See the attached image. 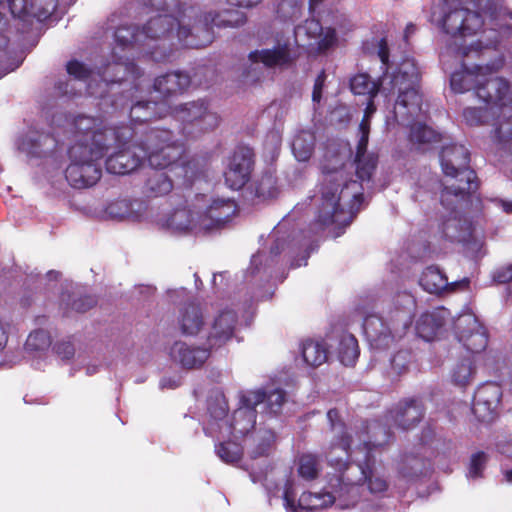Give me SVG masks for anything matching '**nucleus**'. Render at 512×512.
Masks as SVG:
<instances>
[{
  "label": "nucleus",
  "instance_id": "nucleus-32",
  "mask_svg": "<svg viewBox=\"0 0 512 512\" xmlns=\"http://www.w3.org/2000/svg\"><path fill=\"white\" fill-rule=\"evenodd\" d=\"M194 221L195 217L193 211L184 206L173 210V212L165 218L160 219L158 224L164 229L183 233L193 227Z\"/></svg>",
  "mask_w": 512,
  "mask_h": 512
},
{
  "label": "nucleus",
  "instance_id": "nucleus-61",
  "mask_svg": "<svg viewBox=\"0 0 512 512\" xmlns=\"http://www.w3.org/2000/svg\"><path fill=\"white\" fill-rule=\"evenodd\" d=\"M325 80H326V73L324 70H322L317 75L315 82H314L313 91H312V100L314 102H320V100L322 98V91H323Z\"/></svg>",
  "mask_w": 512,
  "mask_h": 512
},
{
  "label": "nucleus",
  "instance_id": "nucleus-39",
  "mask_svg": "<svg viewBox=\"0 0 512 512\" xmlns=\"http://www.w3.org/2000/svg\"><path fill=\"white\" fill-rule=\"evenodd\" d=\"M173 189L172 180L163 172H153L145 182V193L149 197L166 195Z\"/></svg>",
  "mask_w": 512,
  "mask_h": 512
},
{
  "label": "nucleus",
  "instance_id": "nucleus-26",
  "mask_svg": "<svg viewBox=\"0 0 512 512\" xmlns=\"http://www.w3.org/2000/svg\"><path fill=\"white\" fill-rule=\"evenodd\" d=\"M327 419L331 430H338L337 435L329 445L327 458L333 457L332 453L336 448L341 449L347 458L351 455V446L353 443L352 435L348 432L346 424L342 421L338 409L332 408L327 412Z\"/></svg>",
  "mask_w": 512,
  "mask_h": 512
},
{
  "label": "nucleus",
  "instance_id": "nucleus-15",
  "mask_svg": "<svg viewBox=\"0 0 512 512\" xmlns=\"http://www.w3.org/2000/svg\"><path fill=\"white\" fill-rule=\"evenodd\" d=\"M264 400L265 393L261 390L242 395L240 407L234 411L230 424L234 434L245 436L254 429L257 417L256 406Z\"/></svg>",
  "mask_w": 512,
  "mask_h": 512
},
{
  "label": "nucleus",
  "instance_id": "nucleus-54",
  "mask_svg": "<svg viewBox=\"0 0 512 512\" xmlns=\"http://www.w3.org/2000/svg\"><path fill=\"white\" fill-rule=\"evenodd\" d=\"M412 362V353L409 350H399L391 359V368L397 374L406 372Z\"/></svg>",
  "mask_w": 512,
  "mask_h": 512
},
{
  "label": "nucleus",
  "instance_id": "nucleus-53",
  "mask_svg": "<svg viewBox=\"0 0 512 512\" xmlns=\"http://www.w3.org/2000/svg\"><path fill=\"white\" fill-rule=\"evenodd\" d=\"M66 71L70 76L79 81H86L92 75V69L76 59L67 62Z\"/></svg>",
  "mask_w": 512,
  "mask_h": 512
},
{
  "label": "nucleus",
  "instance_id": "nucleus-55",
  "mask_svg": "<svg viewBox=\"0 0 512 512\" xmlns=\"http://www.w3.org/2000/svg\"><path fill=\"white\" fill-rule=\"evenodd\" d=\"M264 393H265L264 402L267 403L270 413L277 414L281 410V407L285 402V399H286L285 391L282 389H274L273 391L269 392L268 394L266 392H264Z\"/></svg>",
  "mask_w": 512,
  "mask_h": 512
},
{
  "label": "nucleus",
  "instance_id": "nucleus-62",
  "mask_svg": "<svg viewBox=\"0 0 512 512\" xmlns=\"http://www.w3.org/2000/svg\"><path fill=\"white\" fill-rule=\"evenodd\" d=\"M378 56L384 67V73H387L389 68L390 51L385 39H381L379 42Z\"/></svg>",
  "mask_w": 512,
  "mask_h": 512
},
{
  "label": "nucleus",
  "instance_id": "nucleus-48",
  "mask_svg": "<svg viewBox=\"0 0 512 512\" xmlns=\"http://www.w3.org/2000/svg\"><path fill=\"white\" fill-rule=\"evenodd\" d=\"M148 5L157 11L165 12L164 14H174L183 13V9L194 8L193 6H188L182 0H148Z\"/></svg>",
  "mask_w": 512,
  "mask_h": 512
},
{
  "label": "nucleus",
  "instance_id": "nucleus-64",
  "mask_svg": "<svg viewBox=\"0 0 512 512\" xmlns=\"http://www.w3.org/2000/svg\"><path fill=\"white\" fill-rule=\"evenodd\" d=\"M24 7L18 8L14 0H0V9L10 12L14 17L19 15Z\"/></svg>",
  "mask_w": 512,
  "mask_h": 512
},
{
  "label": "nucleus",
  "instance_id": "nucleus-6",
  "mask_svg": "<svg viewBox=\"0 0 512 512\" xmlns=\"http://www.w3.org/2000/svg\"><path fill=\"white\" fill-rule=\"evenodd\" d=\"M365 428L371 433V440L363 442L358 449L364 453L363 459L354 461L359 471L358 483L366 485L371 494H384L389 487L387 480L375 472L376 458L374 451L382 449L389 443L393 434L390 428L378 421L366 423Z\"/></svg>",
  "mask_w": 512,
  "mask_h": 512
},
{
  "label": "nucleus",
  "instance_id": "nucleus-5",
  "mask_svg": "<svg viewBox=\"0 0 512 512\" xmlns=\"http://www.w3.org/2000/svg\"><path fill=\"white\" fill-rule=\"evenodd\" d=\"M195 16L196 8L183 9V13H177V15L159 14L147 21L140 35L144 36L146 43L159 47V52L169 53L167 61L171 57L172 49H166V41L176 38L181 46L191 48L188 41L196 39V32L193 29Z\"/></svg>",
  "mask_w": 512,
  "mask_h": 512
},
{
  "label": "nucleus",
  "instance_id": "nucleus-45",
  "mask_svg": "<svg viewBox=\"0 0 512 512\" xmlns=\"http://www.w3.org/2000/svg\"><path fill=\"white\" fill-rule=\"evenodd\" d=\"M422 466V461L417 456L404 455L398 465V473L403 479L412 481L420 475Z\"/></svg>",
  "mask_w": 512,
  "mask_h": 512
},
{
  "label": "nucleus",
  "instance_id": "nucleus-52",
  "mask_svg": "<svg viewBox=\"0 0 512 512\" xmlns=\"http://www.w3.org/2000/svg\"><path fill=\"white\" fill-rule=\"evenodd\" d=\"M395 305L398 314L403 317L404 325H406L410 321L412 310L415 307L414 297L408 292L398 293L395 298Z\"/></svg>",
  "mask_w": 512,
  "mask_h": 512
},
{
  "label": "nucleus",
  "instance_id": "nucleus-2",
  "mask_svg": "<svg viewBox=\"0 0 512 512\" xmlns=\"http://www.w3.org/2000/svg\"><path fill=\"white\" fill-rule=\"evenodd\" d=\"M440 163L446 177L440 202L449 213L440 228L443 237L453 241L459 237L465 222L461 211L471 202L472 194L479 188V181L470 167V152L462 144L452 143L442 147Z\"/></svg>",
  "mask_w": 512,
  "mask_h": 512
},
{
  "label": "nucleus",
  "instance_id": "nucleus-57",
  "mask_svg": "<svg viewBox=\"0 0 512 512\" xmlns=\"http://www.w3.org/2000/svg\"><path fill=\"white\" fill-rule=\"evenodd\" d=\"M97 304V300L94 296L83 295L72 300L71 310L77 313H85Z\"/></svg>",
  "mask_w": 512,
  "mask_h": 512
},
{
  "label": "nucleus",
  "instance_id": "nucleus-42",
  "mask_svg": "<svg viewBox=\"0 0 512 512\" xmlns=\"http://www.w3.org/2000/svg\"><path fill=\"white\" fill-rule=\"evenodd\" d=\"M292 151L297 160H309L314 151L313 137L305 132L297 134L292 141Z\"/></svg>",
  "mask_w": 512,
  "mask_h": 512
},
{
  "label": "nucleus",
  "instance_id": "nucleus-16",
  "mask_svg": "<svg viewBox=\"0 0 512 512\" xmlns=\"http://www.w3.org/2000/svg\"><path fill=\"white\" fill-rule=\"evenodd\" d=\"M296 493L292 484L287 483L284 488V506L288 512L314 511L326 508L333 504L330 492H304L296 502Z\"/></svg>",
  "mask_w": 512,
  "mask_h": 512
},
{
  "label": "nucleus",
  "instance_id": "nucleus-22",
  "mask_svg": "<svg viewBox=\"0 0 512 512\" xmlns=\"http://www.w3.org/2000/svg\"><path fill=\"white\" fill-rule=\"evenodd\" d=\"M389 417L398 428L409 430L423 419L424 405L418 398L404 400L389 412Z\"/></svg>",
  "mask_w": 512,
  "mask_h": 512
},
{
  "label": "nucleus",
  "instance_id": "nucleus-23",
  "mask_svg": "<svg viewBox=\"0 0 512 512\" xmlns=\"http://www.w3.org/2000/svg\"><path fill=\"white\" fill-rule=\"evenodd\" d=\"M248 58L252 63H262L267 68L289 66L295 61L288 41L278 42L270 49L251 51Z\"/></svg>",
  "mask_w": 512,
  "mask_h": 512
},
{
  "label": "nucleus",
  "instance_id": "nucleus-40",
  "mask_svg": "<svg viewBox=\"0 0 512 512\" xmlns=\"http://www.w3.org/2000/svg\"><path fill=\"white\" fill-rule=\"evenodd\" d=\"M276 435L271 429L260 430L256 436V444L250 452L252 459L268 457L274 449Z\"/></svg>",
  "mask_w": 512,
  "mask_h": 512
},
{
  "label": "nucleus",
  "instance_id": "nucleus-63",
  "mask_svg": "<svg viewBox=\"0 0 512 512\" xmlns=\"http://www.w3.org/2000/svg\"><path fill=\"white\" fill-rule=\"evenodd\" d=\"M336 41V35L335 32L329 31L327 32L318 42V50L320 52H324L331 48Z\"/></svg>",
  "mask_w": 512,
  "mask_h": 512
},
{
  "label": "nucleus",
  "instance_id": "nucleus-10",
  "mask_svg": "<svg viewBox=\"0 0 512 512\" xmlns=\"http://www.w3.org/2000/svg\"><path fill=\"white\" fill-rule=\"evenodd\" d=\"M247 17L243 12L237 10H224L219 13H205L194 17L193 29L196 32V39H190L188 45L191 49H200L208 46L214 39V28L239 27L245 24Z\"/></svg>",
  "mask_w": 512,
  "mask_h": 512
},
{
  "label": "nucleus",
  "instance_id": "nucleus-3",
  "mask_svg": "<svg viewBox=\"0 0 512 512\" xmlns=\"http://www.w3.org/2000/svg\"><path fill=\"white\" fill-rule=\"evenodd\" d=\"M128 127L118 130L96 131L92 135V145L75 143L68 150L70 163L65 170V178L76 189L95 185L102 176L100 160L109 151L115 140L123 143L132 134Z\"/></svg>",
  "mask_w": 512,
  "mask_h": 512
},
{
  "label": "nucleus",
  "instance_id": "nucleus-31",
  "mask_svg": "<svg viewBox=\"0 0 512 512\" xmlns=\"http://www.w3.org/2000/svg\"><path fill=\"white\" fill-rule=\"evenodd\" d=\"M420 286L430 294L440 295L444 291L452 290L447 276L436 265L428 266L419 279Z\"/></svg>",
  "mask_w": 512,
  "mask_h": 512
},
{
  "label": "nucleus",
  "instance_id": "nucleus-25",
  "mask_svg": "<svg viewBox=\"0 0 512 512\" xmlns=\"http://www.w3.org/2000/svg\"><path fill=\"white\" fill-rule=\"evenodd\" d=\"M363 331L372 347L387 348L393 342L391 328L383 319L375 314L368 315L363 320Z\"/></svg>",
  "mask_w": 512,
  "mask_h": 512
},
{
  "label": "nucleus",
  "instance_id": "nucleus-7",
  "mask_svg": "<svg viewBox=\"0 0 512 512\" xmlns=\"http://www.w3.org/2000/svg\"><path fill=\"white\" fill-rule=\"evenodd\" d=\"M420 72L411 59L403 60L393 72L389 82V93H398L394 110L395 114L413 116L421 111L422 94L420 93Z\"/></svg>",
  "mask_w": 512,
  "mask_h": 512
},
{
  "label": "nucleus",
  "instance_id": "nucleus-58",
  "mask_svg": "<svg viewBox=\"0 0 512 512\" xmlns=\"http://www.w3.org/2000/svg\"><path fill=\"white\" fill-rule=\"evenodd\" d=\"M50 138L51 137L49 134H41L37 138L26 137L23 140L22 145L29 151L30 154L39 157L42 154V150L39 149L40 142L42 140H48Z\"/></svg>",
  "mask_w": 512,
  "mask_h": 512
},
{
  "label": "nucleus",
  "instance_id": "nucleus-24",
  "mask_svg": "<svg viewBox=\"0 0 512 512\" xmlns=\"http://www.w3.org/2000/svg\"><path fill=\"white\" fill-rule=\"evenodd\" d=\"M469 330L461 329V320L456 324L457 337L465 349L473 354L484 351L488 345L487 331L475 318L468 316L464 319Z\"/></svg>",
  "mask_w": 512,
  "mask_h": 512
},
{
  "label": "nucleus",
  "instance_id": "nucleus-1",
  "mask_svg": "<svg viewBox=\"0 0 512 512\" xmlns=\"http://www.w3.org/2000/svg\"><path fill=\"white\" fill-rule=\"evenodd\" d=\"M122 127H128L132 135L122 142L115 140L110 146L117 149L109 155L105 161V167L108 173L116 175L129 174L138 169L145 160L149 165L157 170L166 168H176L180 166L184 171V177L193 178L195 172H189L196 166V160L191 159L186 162L179 161L185 152L184 143L175 138L173 132L153 127L142 133L140 139H135L137 135L136 128L128 124L114 126L113 131Z\"/></svg>",
  "mask_w": 512,
  "mask_h": 512
},
{
  "label": "nucleus",
  "instance_id": "nucleus-13",
  "mask_svg": "<svg viewBox=\"0 0 512 512\" xmlns=\"http://www.w3.org/2000/svg\"><path fill=\"white\" fill-rule=\"evenodd\" d=\"M255 153L248 146H237L224 172L225 184L232 190H239L250 180L254 169Z\"/></svg>",
  "mask_w": 512,
  "mask_h": 512
},
{
  "label": "nucleus",
  "instance_id": "nucleus-27",
  "mask_svg": "<svg viewBox=\"0 0 512 512\" xmlns=\"http://www.w3.org/2000/svg\"><path fill=\"white\" fill-rule=\"evenodd\" d=\"M147 210V203L140 199H116L106 208L108 215L115 219L139 221Z\"/></svg>",
  "mask_w": 512,
  "mask_h": 512
},
{
  "label": "nucleus",
  "instance_id": "nucleus-36",
  "mask_svg": "<svg viewBox=\"0 0 512 512\" xmlns=\"http://www.w3.org/2000/svg\"><path fill=\"white\" fill-rule=\"evenodd\" d=\"M381 86L380 79L372 81L368 73H358L350 79V89L355 95L376 97Z\"/></svg>",
  "mask_w": 512,
  "mask_h": 512
},
{
  "label": "nucleus",
  "instance_id": "nucleus-44",
  "mask_svg": "<svg viewBox=\"0 0 512 512\" xmlns=\"http://www.w3.org/2000/svg\"><path fill=\"white\" fill-rule=\"evenodd\" d=\"M410 140L417 144H429L441 140L440 133L423 123H416L411 126Z\"/></svg>",
  "mask_w": 512,
  "mask_h": 512
},
{
  "label": "nucleus",
  "instance_id": "nucleus-19",
  "mask_svg": "<svg viewBox=\"0 0 512 512\" xmlns=\"http://www.w3.org/2000/svg\"><path fill=\"white\" fill-rule=\"evenodd\" d=\"M211 350L210 346L203 348L176 341L170 347L169 355L182 368L191 370L201 368L210 357Z\"/></svg>",
  "mask_w": 512,
  "mask_h": 512
},
{
  "label": "nucleus",
  "instance_id": "nucleus-33",
  "mask_svg": "<svg viewBox=\"0 0 512 512\" xmlns=\"http://www.w3.org/2000/svg\"><path fill=\"white\" fill-rule=\"evenodd\" d=\"M251 193L260 200L276 198L279 194L278 180L275 171L268 169L257 177L250 185Z\"/></svg>",
  "mask_w": 512,
  "mask_h": 512
},
{
  "label": "nucleus",
  "instance_id": "nucleus-21",
  "mask_svg": "<svg viewBox=\"0 0 512 512\" xmlns=\"http://www.w3.org/2000/svg\"><path fill=\"white\" fill-rule=\"evenodd\" d=\"M237 321V313L232 309H226L219 313L207 338L210 349L219 348L232 339Z\"/></svg>",
  "mask_w": 512,
  "mask_h": 512
},
{
  "label": "nucleus",
  "instance_id": "nucleus-59",
  "mask_svg": "<svg viewBox=\"0 0 512 512\" xmlns=\"http://www.w3.org/2000/svg\"><path fill=\"white\" fill-rule=\"evenodd\" d=\"M54 352L62 359L69 360L75 354L74 344L70 340H62L53 346Z\"/></svg>",
  "mask_w": 512,
  "mask_h": 512
},
{
  "label": "nucleus",
  "instance_id": "nucleus-49",
  "mask_svg": "<svg viewBox=\"0 0 512 512\" xmlns=\"http://www.w3.org/2000/svg\"><path fill=\"white\" fill-rule=\"evenodd\" d=\"M51 345L49 333L43 329H37L28 335L25 347L29 351H42Z\"/></svg>",
  "mask_w": 512,
  "mask_h": 512
},
{
  "label": "nucleus",
  "instance_id": "nucleus-35",
  "mask_svg": "<svg viewBox=\"0 0 512 512\" xmlns=\"http://www.w3.org/2000/svg\"><path fill=\"white\" fill-rule=\"evenodd\" d=\"M498 120L494 123V139L500 145L512 141V102L503 110H497Z\"/></svg>",
  "mask_w": 512,
  "mask_h": 512
},
{
  "label": "nucleus",
  "instance_id": "nucleus-9",
  "mask_svg": "<svg viewBox=\"0 0 512 512\" xmlns=\"http://www.w3.org/2000/svg\"><path fill=\"white\" fill-rule=\"evenodd\" d=\"M462 0H443L442 16L439 25L442 30L452 37L472 36L484 25L480 13L460 7Z\"/></svg>",
  "mask_w": 512,
  "mask_h": 512
},
{
  "label": "nucleus",
  "instance_id": "nucleus-4",
  "mask_svg": "<svg viewBox=\"0 0 512 512\" xmlns=\"http://www.w3.org/2000/svg\"><path fill=\"white\" fill-rule=\"evenodd\" d=\"M323 173L322 206L317 222L322 226L337 224L344 228L350 225L364 200L361 185L348 180L343 169L323 170Z\"/></svg>",
  "mask_w": 512,
  "mask_h": 512
},
{
  "label": "nucleus",
  "instance_id": "nucleus-17",
  "mask_svg": "<svg viewBox=\"0 0 512 512\" xmlns=\"http://www.w3.org/2000/svg\"><path fill=\"white\" fill-rule=\"evenodd\" d=\"M237 208L233 199L215 198L200 215V224L205 230L221 229L235 216Z\"/></svg>",
  "mask_w": 512,
  "mask_h": 512
},
{
  "label": "nucleus",
  "instance_id": "nucleus-38",
  "mask_svg": "<svg viewBox=\"0 0 512 512\" xmlns=\"http://www.w3.org/2000/svg\"><path fill=\"white\" fill-rule=\"evenodd\" d=\"M302 357L307 365L318 367L326 362L328 352L323 343L309 339L302 344Z\"/></svg>",
  "mask_w": 512,
  "mask_h": 512
},
{
  "label": "nucleus",
  "instance_id": "nucleus-41",
  "mask_svg": "<svg viewBox=\"0 0 512 512\" xmlns=\"http://www.w3.org/2000/svg\"><path fill=\"white\" fill-rule=\"evenodd\" d=\"M475 374V366L470 358L461 359L453 368L452 382L460 387L469 385Z\"/></svg>",
  "mask_w": 512,
  "mask_h": 512
},
{
  "label": "nucleus",
  "instance_id": "nucleus-34",
  "mask_svg": "<svg viewBox=\"0 0 512 512\" xmlns=\"http://www.w3.org/2000/svg\"><path fill=\"white\" fill-rule=\"evenodd\" d=\"M75 135L78 138L76 143L92 145V135L96 131H107L114 127H99L98 120L94 117L80 115L74 119Z\"/></svg>",
  "mask_w": 512,
  "mask_h": 512
},
{
  "label": "nucleus",
  "instance_id": "nucleus-12",
  "mask_svg": "<svg viewBox=\"0 0 512 512\" xmlns=\"http://www.w3.org/2000/svg\"><path fill=\"white\" fill-rule=\"evenodd\" d=\"M329 464L340 472L335 479L336 484H332L333 491L330 492L335 504L340 509H348L354 507L360 499V486L358 477H352L349 471L354 468V461L338 459L334 457L328 458Z\"/></svg>",
  "mask_w": 512,
  "mask_h": 512
},
{
  "label": "nucleus",
  "instance_id": "nucleus-28",
  "mask_svg": "<svg viewBox=\"0 0 512 512\" xmlns=\"http://www.w3.org/2000/svg\"><path fill=\"white\" fill-rule=\"evenodd\" d=\"M492 71L493 68L486 65H475L472 69H469L465 63H462V70L456 71L451 74L450 86L451 89L456 93H464L470 90L475 92L477 82L480 78L482 71Z\"/></svg>",
  "mask_w": 512,
  "mask_h": 512
},
{
  "label": "nucleus",
  "instance_id": "nucleus-29",
  "mask_svg": "<svg viewBox=\"0 0 512 512\" xmlns=\"http://www.w3.org/2000/svg\"><path fill=\"white\" fill-rule=\"evenodd\" d=\"M445 309H435L421 314L416 322V333L425 341H432L445 325Z\"/></svg>",
  "mask_w": 512,
  "mask_h": 512
},
{
  "label": "nucleus",
  "instance_id": "nucleus-47",
  "mask_svg": "<svg viewBox=\"0 0 512 512\" xmlns=\"http://www.w3.org/2000/svg\"><path fill=\"white\" fill-rule=\"evenodd\" d=\"M299 475L306 480H314L318 477L319 467L316 456L304 454L299 458Z\"/></svg>",
  "mask_w": 512,
  "mask_h": 512
},
{
  "label": "nucleus",
  "instance_id": "nucleus-46",
  "mask_svg": "<svg viewBox=\"0 0 512 512\" xmlns=\"http://www.w3.org/2000/svg\"><path fill=\"white\" fill-rule=\"evenodd\" d=\"M216 453L222 461L232 464L241 460L243 450L237 443L228 441L216 445Z\"/></svg>",
  "mask_w": 512,
  "mask_h": 512
},
{
  "label": "nucleus",
  "instance_id": "nucleus-50",
  "mask_svg": "<svg viewBox=\"0 0 512 512\" xmlns=\"http://www.w3.org/2000/svg\"><path fill=\"white\" fill-rule=\"evenodd\" d=\"M377 160V156L374 154L359 159L355 158L356 175L361 181L370 180L377 167Z\"/></svg>",
  "mask_w": 512,
  "mask_h": 512
},
{
  "label": "nucleus",
  "instance_id": "nucleus-8",
  "mask_svg": "<svg viewBox=\"0 0 512 512\" xmlns=\"http://www.w3.org/2000/svg\"><path fill=\"white\" fill-rule=\"evenodd\" d=\"M173 115L180 122L181 134L191 139L213 131L219 126L221 120L206 99L182 103L174 108Z\"/></svg>",
  "mask_w": 512,
  "mask_h": 512
},
{
  "label": "nucleus",
  "instance_id": "nucleus-37",
  "mask_svg": "<svg viewBox=\"0 0 512 512\" xmlns=\"http://www.w3.org/2000/svg\"><path fill=\"white\" fill-rule=\"evenodd\" d=\"M359 354L360 349L356 337L350 333L343 334L338 346V357L341 363L345 366H353Z\"/></svg>",
  "mask_w": 512,
  "mask_h": 512
},
{
  "label": "nucleus",
  "instance_id": "nucleus-56",
  "mask_svg": "<svg viewBox=\"0 0 512 512\" xmlns=\"http://www.w3.org/2000/svg\"><path fill=\"white\" fill-rule=\"evenodd\" d=\"M488 456L483 451H478L471 456L469 465V475L472 478L482 477L483 470L487 463Z\"/></svg>",
  "mask_w": 512,
  "mask_h": 512
},
{
  "label": "nucleus",
  "instance_id": "nucleus-11",
  "mask_svg": "<svg viewBox=\"0 0 512 512\" xmlns=\"http://www.w3.org/2000/svg\"><path fill=\"white\" fill-rule=\"evenodd\" d=\"M489 66L493 70L489 72L484 70L480 73L475 95L490 108L494 116L497 110H503L512 102V91H510L508 81L494 75L499 69V65L489 64Z\"/></svg>",
  "mask_w": 512,
  "mask_h": 512
},
{
  "label": "nucleus",
  "instance_id": "nucleus-14",
  "mask_svg": "<svg viewBox=\"0 0 512 512\" xmlns=\"http://www.w3.org/2000/svg\"><path fill=\"white\" fill-rule=\"evenodd\" d=\"M501 399V385L497 382H486L474 393L472 412L480 422H491L497 415Z\"/></svg>",
  "mask_w": 512,
  "mask_h": 512
},
{
  "label": "nucleus",
  "instance_id": "nucleus-30",
  "mask_svg": "<svg viewBox=\"0 0 512 512\" xmlns=\"http://www.w3.org/2000/svg\"><path fill=\"white\" fill-rule=\"evenodd\" d=\"M178 321L184 335H197L204 325L200 306L194 302L186 303L180 310Z\"/></svg>",
  "mask_w": 512,
  "mask_h": 512
},
{
  "label": "nucleus",
  "instance_id": "nucleus-18",
  "mask_svg": "<svg viewBox=\"0 0 512 512\" xmlns=\"http://www.w3.org/2000/svg\"><path fill=\"white\" fill-rule=\"evenodd\" d=\"M141 29L135 26H120L115 30L114 37L118 45L123 48L136 47L149 55L156 62H164L169 56L166 51L159 52V47L146 43Z\"/></svg>",
  "mask_w": 512,
  "mask_h": 512
},
{
  "label": "nucleus",
  "instance_id": "nucleus-43",
  "mask_svg": "<svg viewBox=\"0 0 512 512\" xmlns=\"http://www.w3.org/2000/svg\"><path fill=\"white\" fill-rule=\"evenodd\" d=\"M157 103L152 101H138L130 108V120L135 124H143L155 118Z\"/></svg>",
  "mask_w": 512,
  "mask_h": 512
},
{
  "label": "nucleus",
  "instance_id": "nucleus-51",
  "mask_svg": "<svg viewBox=\"0 0 512 512\" xmlns=\"http://www.w3.org/2000/svg\"><path fill=\"white\" fill-rule=\"evenodd\" d=\"M489 114L493 115L486 105L485 107H467L463 110L464 119L471 126L487 123Z\"/></svg>",
  "mask_w": 512,
  "mask_h": 512
},
{
  "label": "nucleus",
  "instance_id": "nucleus-60",
  "mask_svg": "<svg viewBox=\"0 0 512 512\" xmlns=\"http://www.w3.org/2000/svg\"><path fill=\"white\" fill-rule=\"evenodd\" d=\"M493 280L499 284H506L512 281V264L498 268L493 273Z\"/></svg>",
  "mask_w": 512,
  "mask_h": 512
},
{
  "label": "nucleus",
  "instance_id": "nucleus-20",
  "mask_svg": "<svg viewBox=\"0 0 512 512\" xmlns=\"http://www.w3.org/2000/svg\"><path fill=\"white\" fill-rule=\"evenodd\" d=\"M191 85V77L183 71H171L154 79L152 89L161 100L182 95Z\"/></svg>",
  "mask_w": 512,
  "mask_h": 512
}]
</instances>
